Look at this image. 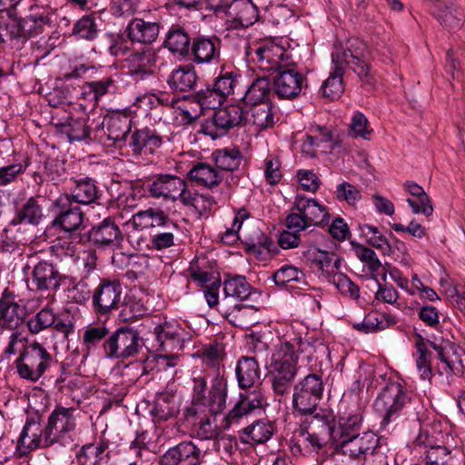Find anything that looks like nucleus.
Instances as JSON below:
<instances>
[{
  "label": "nucleus",
  "mask_w": 465,
  "mask_h": 465,
  "mask_svg": "<svg viewBox=\"0 0 465 465\" xmlns=\"http://www.w3.org/2000/svg\"><path fill=\"white\" fill-rule=\"evenodd\" d=\"M125 61L128 74L136 79H143L153 74L156 66V54L153 49L146 47L132 53Z\"/></svg>",
  "instance_id": "nucleus-25"
},
{
  "label": "nucleus",
  "mask_w": 465,
  "mask_h": 465,
  "mask_svg": "<svg viewBox=\"0 0 465 465\" xmlns=\"http://www.w3.org/2000/svg\"><path fill=\"white\" fill-rule=\"evenodd\" d=\"M131 131V120L126 114L114 115L107 125L108 138L114 143L123 142Z\"/></svg>",
  "instance_id": "nucleus-56"
},
{
  "label": "nucleus",
  "mask_w": 465,
  "mask_h": 465,
  "mask_svg": "<svg viewBox=\"0 0 465 465\" xmlns=\"http://www.w3.org/2000/svg\"><path fill=\"white\" fill-rule=\"evenodd\" d=\"M427 465H464L465 453L460 440L446 436L444 445L430 446L425 454Z\"/></svg>",
  "instance_id": "nucleus-12"
},
{
  "label": "nucleus",
  "mask_w": 465,
  "mask_h": 465,
  "mask_svg": "<svg viewBox=\"0 0 465 465\" xmlns=\"http://www.w3.org/2000/svg\"><path fill=\"white\" fill-rule=\"evenodd\" d=\"M188 178L198 185L208 189L217 187L223 180L222 175L215 168L204 163L193 165L188 173Z\"/></svg>",
  "instance_id": "nucleus-39"
},
{
  "label": "nucleus",
  "mask_w": 465,
  "mask_h": 465,
  "mask_svg": "<svg viewBox=\"0 0 465 465\" xmlns=\"http://www.w3.org/2000/svg\"><path fill=\"white\" fill-rule=\"evenodd\" d=\"M74 412V408L55 407L44 428V437L47 444L58 442L65 434L75 429Z\"/></svg>",
  "instance_id": "nucleus-13"
},
{
  "label": "nucleus",
  "mask_w": 465,
  "mask_h": 465,
  "mask_svg": "<svg viewBox=\"0 0 465 465\" xmlns=\"http://www.w3.org/2000/svg\"><path fill=\"white\" fill-rule=\"evenodd\" d=\"M265 404V397L261 390L241 392L232 409L227 413L225 420L231 425L238 423L242 418L262 410Z\"/></svg>",
  "instance_id": "nucleus-19"
},
{
  "label": "nucleus",
  "mask_w": 465,
  "mask_h": 465,
  "mask_svg": "<svg viewBox=\"0 0 465 465\" xmlns=\"http://www.w3.org/2000/svg\"><path fill=\"white\" fill-rule=\"evenodd\" d=\"M251 59L264 72H277L285 64L290 56L286 51L278 45L272 43L261 44L249 52Z\"/></svg>",
  "instance_id": "nucleus-14"
},
{
  "label": "nucleus",
  "mask_w": 465,
  "mask_h": 465,
  "mask_svg": "<svg viewBox=\"0 0 465 465\" xmlns=\"http://www.w3.org/2000/svg\"><path fill=\"white\" fill-rule=\"evenodd\" d=\"M159 31L158 23L135 17L128 23L124 33L132 44L150 45L157 39Z\"/></svg>",
  "instance_id": "nucleus-24"
},
{
  "label": "nucleus",
  "mask_w": 465,
  "mask_h": 465,
  "mask_svg": "<svg viewBox=\"0 0 465 465\" xmlns=\"http://www.w3.org/2000/svg\"><path fill=\"white\" fill-rule=\"evenodd\" d=\"M396 322V318L391 314L371 312L364 317L361 323H355L353 327L368 333L385 330Z\"/></svg>",
  "instance_id": "nucleus-45"
},
{
  "label": "nucleus",
  "mask_w": 465,
  "mask_h": 465,
  "mask_svg": "<svg viewBox=\"0 0 465 465\" xmlns=\"http://www.w3.org/2000/svg\"><path fill=\"white\" fill-rule=\"evenodd\" d=\"M323 382L318 374H309L295 384L292 394L293 410L301 415L311 416L317 412L324 413L322 409H318L322 398Z\"/></svg>",
  "instance_id": "nucleus-4"
},
{
  "label": "nucleus",
  "mask_w": 465,
  "mask_h": 465,
  "mask_svg": "<svg viewBox=\"0 0 465 465\" xmlns=\"http://www.w3.org/2000/svg\"><path fill=\"white\" fill-rule=\"evenodd\" d=\"M212 159L217 168L232 172L241 165L242 154L237 147H226L213 152Z\"/></svg>",
  "instance_id": "nucleus-46"
},
{
  "label": "nucleus",
  "mask_w": 465,
  "mask_h": 465,
  "mask_svg": "<svg viewBox=\"0 0 465 465\" xmlns=\"http://www.w3.org/2000/svg\"><path fill=\"white\" fill-rule=\"evenodd\" d=\"M54 322V313L51 310L44 308L26 322V326L31 333L37 334L51 327Z\"/></svg>",
  "instance_id": "nucleus-63"
},
{
  "label": "nucleus",
  "mask_w": 465,
  "mask_h": 465,
  "mask_svg": "<svg viewBox=\"0 0 465 465\" xmlns=\"http://www.w3.org/2000/svg\"><path fill=\"white\" fill-rule=\"evenodd\" d=\"M303 258L312 268L321 271L326 278H331L341 267V260L336 253L317 248L305 251Z\"/></svg>",
  "instance_id": "nucleus-27"
},
{
  "label": "nucleus",
  "mask_w": 465,
  "mask_h": 465,
  "mask_svg": "<svg viewBox=\"0 0 465 465\" xmlns=\"http://www.w3.org/2000/svg\"><path fill=\"white\" fill-rule=\"evenodd\" d=\"M334 69L330 74L329 77L324 81L322 85V91L323 96L330 100H335L339 98L344 91L343 85V74L344 67L334 64Z\"/></svg>",
  "instance_id": "nucleus-52"
},
{
  "label": "nucleus",
  "mask_w": 465,
  "mask_h": 465,
  "mask_svg": "<svg viewBox=\"0 0 465 465\" xmlns=\"http://www.w3.org/2000/svg\"><path fill=\"white\" fill-rule=\"evenodd\" d=\"M123 238L120 228L110 217L93 226L87 232L88 241L98 247L118 246Z\"/></svg>",
  "instance_id": "nucleus-21"
},
{
  "label": "nucleus",
  "mask_w": 465,
  "mask_h": 465,
  "mask_svg": "<svg viewBox=\"0 0 465 465\" xmlns=\"http://www.w3.org/2000/svg\"><path fill=\"white\" fill-rule=\"evenodd\" d=\"M430 4V12L438 21L449 29H457L461 26L462 13L452 7V0H428Z\"/></svg>",
  "instance_id": "nucleus-32"
},
{
  "label": "nucleus",
  "mask_w": 465,
  "mask_h": 465,
  "mask_svg": "<svg viewBox=\"0 0 465 465\" xmlns=\"http://www.w3.org/2000/svg\"><path fill=\"white\" fill-rule=\"evenodd\" d=\"M244 109L232 104L213 112L201 125L200 133L215 140L225 135L232 128L244 124Z\"/></svg>",
  "instance_id": "nucleus-7"
},
{
  "label": "nucleus",
  "mask_w": 465,
  "mask_h": 465,
  "mask_svg": "<svg viewBox=\"0 0 465 465\" xmlns=\"http://www.w3.org/2000/svg\"><path fill=\"white\" fill-rule=\"evenodd\" d=\"M405 187L408 192L417 200L409 198L407 200L414 213H423L429 217L433 213V207L430 200L423 188L415 183H406Z\"/></svg>",
  "instance_id": "nucleus-47"
},
{
  "label": "nucleus",
  "mask_w": 465,
  "mask_h": 465,
  "mask_svg": "<svg viewBox=\"0 0 465 465\" xmlns=\"http://www.w3.org/2000/svg\"><path fill=\"white\" fill-rule=\"evenodd\" d=\"M143 345L139 332L128 327L111 331L110 338L102 344V351L108 359H127L136 355Z\"/></svg>",
  "instance_id": "nucleus-6"
},
{
  "label": "nucleus",
  "mask_w": 465,
  "mask_h": 465,
  "mask_svg": "<svg viewBox=\"0 0 465 465\" xmlns=\"http://www.w3.org/2000/svg\"><path fill=\"white\" fill-rule=\"evenodd\" d=\"M191 38L186 30L178 25H173L169 29L163 46L173 54L186 56L190 50Z\"/></svg>",
  "instance_id": "nucleus-38"
},
{
  "label": "nucleus",
  "mask_w": 465,
  "mask_h": 465,
  "mask_svg": "<svg viewBox=\"0 0 465 465\" xmlns=\"http://www.w3.org/2000/svg\"><path fill=\"white\" fill-rule=\"evenodd\" d=\"M70 201L74 203L90 204L99 198V190L90 178L75 181V186L68 193Z\"/></svg>",
  "instance_id": "nucleus-43"
},
{
  "label": "nucleus",
  "mask_w": 465,
  "mask_h": 465,
  "mask_svg": "<svg viewBox=\"0 0 465 465\" xmlns=\"http://www.w3.org/2000/svg\"><path fill=\"white\" fill-rule=\"evenodd\" d=\"M275 431L274 422L262 419L242 429V433L247 438L246 442L263 444L273 436Z\"/></svg>",
  "instance_id": "nucleus-42"
},
{
  "label": "nucleus",
  "mask_w": 465,
  "mask_h": 465,
  "mask_svg": "<svg viewBox=\"0 0 465 465\" xmlns=\"http://www.w3.org/2000/svg\"><path fill=\"white\" fill-rule=\"evenodd\" d=\"M272 90L271 81L267 76H259L254 79L248 86L242 101L246 105H255L256 104L268 103Z\"/></svg>",
  "instance_id": "nucleus-40"
},
{
  "label": "nucleus",
  "mask_w": 465,
  "mask_h": 465,
  "mask_svg": "<svg viewBox=\"0 0 465 465\" xmlns=\"http://www.w3.org/2000/svg\"><path fill=\"white\" fill-rule=\"evenodd\" d=\"M249 111L244 110V124L249 123L258 130L271 128L274 125L275 110L272 102L249 105Z\"/></svg>",
  "instance_id": "nucleus-35"
},
{
  "label": "nucleus",
  "mask_w": 465,
  "mask_h": 465,
  "mask_svg": "<svg viewBox=\"0 0 465 465\" xmlns=\"http://www.w3.org/2000/svg\"><path fill=\"white\" fill-rule=\"evenodd\" d=\"M205 451L191 440H184L168 449L160 457L159 465H200Z\"/></svg>",
  "instance_id": "nucleus-15"
},
{
  "label": "nucleus",
  "mask_w": 465,
  "mask_h": 465,
  "mask_svg": "<svg viewBox=\"0 0 465 465\" xmlns=\"http://www.w3.org/2000/svg\"><path fill=\"white\" fill-rule=\"evenodd\" d=\"M235 374L238 385L242 390H248L259 384L262 371L256 356L240 357Z\"/></svg>",
  "instance_id": "nucleus-29"
},
{
  "label": "nucleus",
  "mask_w": 465,
  "mask_h": 465,
  "mask_svg": "<svg viewBox=\"0 0 465 465\" xmlns=\"http://www.w3.org/2000/svg\"><path fill=\"white\" fill-rule=\"evenodd\" d=\"M227 381L219 375L213 379L200 410L213 414L221 413L226 407Z\"/></svg>",
  "instance_id": "nucleus-28"
},
{
  "label": "nucleus",
  "mask_w": 465,
  "mask_h": 465,
  "mask_svg": "<svg viewBox=\"0 0 465 465\" xmlns=\"http://www.w3.org/2000/svg\"><path fill=\"white\" fill-rule=\"evenodd\" d=\"M184 179L177 175L161 173L154 176L148 185L147 191L153 198L164 201H177V195L182 188Z\"/></svg>",
  "instance_id": "nucleus-23"
},
{
  "label": "nucleus",
  "mask_w": 465,
  "mask_h": 465,
  "mask_svg": "<svg viewBox=\"0 0 465 465\" xmlns=\"http://www.w3.org/2000/svg\"><path fill=\"white\" fill-rule=\"evenodd\" d=\"M259 6L252 0H234L232 6L229 7V16L241 26L252 25L259 18Z\"/></svg>",
  "instance_id": "nucleus-36"
},
{
  "label": "nucleus",
  "mask_w": 465,
  "mask_h": 465,
  "mask_svg": "<svg viewBox=\"0 0 465 465\" xmlns=\"http://www.w3.org/2000/svg\"><path fill=\"white\" fill-rule=\"evenodd\" d=\"M292 210L302 212L309 222L310 225L320 226L329 219V213L326 208L316 200L298 194L295 198Z\"/></svg>",
  "instance_id": "nucleus-31"
},
{
  "label": "nucleus",
  "mask_w": 465,
  "mask_h": 465,
  "mask_svg": "<svg viewBox=\"0 0 465 465\" xmlns=\"http://www.w3.org/2000/svg\"><path fill=\"white\" fill-rule=\"evenodd\" d=\"M22 26L23 41H26L32 36L37 35L44 31L45 25H50L51 18L48 15L32 14L23 18H19Z\"/></svg>",
  "instance_id": "nucleus-50"
},
{
  "label": "nucleus",
  "mask_w": 465,
  "mask_h": 465,
  "mask_svg": "<svg viewBox=\"0 0 465 465\" xmlns=\"http://www.w3.org/2000/svg\"><path fill=\"white\" fill-rule=\"evenodd\" d=\"M176 411L177 407L174 396L170 393L159 394L150 411L151 414L159 420H167L174 416Z\"/></svg>",
  "instance_id": "nucleus-54"
},
{
  "label": "nucleus",
  "mask_w": 465,
  "mask_h": 465,
  "mask_svg": "<svg viewBox=\"0 0 465 465\" xmlns=\"http://www.w3.org/2000/svg\"><path fill=\"white\" fill-rule=\"evenodd\" d=\"M307 87L306 76L297 70L293 61L282 64L273 78V92L281 99H294Z\"/></svg>",
  "instance_id": "nucleus-8"
},
{
  "label": "nucleus",
  "mask_w": 465,
  "mask_h": 465,
  "mask_svg": "<svg viewBox=\"0 0 465 465\" xmlns=\"http://www.w3.org/2000/svg\"><path fill=\"white\" fill-rule=\"evenodd\" d=\"M415 348L417 350L416 365L423 380L432 376L430 358L431 352L428 350L429 341L420 334H415Z\"/></svg>",
  "instance_id": "nucleus-51"
},
{
  "label": "nucleus",
  "mask_w": 465,
  "mask_h": 465,
  "mask_svg": "<svg viewBox=\"0 0 465 465\" xmlns=\"http://www.w3.org/2000/svg\"><path fill=\"white\" fill-rule=\"evenodd\" d=\"M131 223L135 230L153 229L161 227H173V219L160 208L149 207L141 210L132 216Z\"/></svg>",
  "instance_id": "nucleus-26"
},
{
  "label": "nucleus",
  "mask_w": 465,
  "mask_h": 465,
  "mask_svg": "<svg viewBox=\"0 0 465 465\" xmlns=\"http://www.w3.org/2000/svg\"><path fill=\"white\" fill-rule=\"evenodd\" d=\"M179 226L173 220V227H161L155 230L151 236L150 244L153 249L162 251L174 245V235L178 232Z\"/></svg>",
  "instance_id": "nucleus-58"
},
{
  "label": "nucleus",
  "mask_w": 465,
  "mask_h": 465,
  "mask_svg": "<svg viewBox=\"0 0 465 465\" xmlns=\"http://www.w3.org/2000/svg\"><path fill=\"white\" fill-rule=\"evenodd\" d=\"M221 40L200 36L193 41L192 53L197 64H211L220 57Z\"/></svg>",
  "instance_id": "nucleus-33"
},
{
  "label": "nucleus",
  "mask_w": 465,
  "mask_h": 465,
  "mask_svg": "<svg viewBox=\"0 0 465 465\" xmlns=\"http://www.w3.org/2000/svg\"><path fill=\"white\" fill-rule=\"evenodd\" d=\"M299 432L304 441L316 451L322 450L331 439L336 442L335 430L325 413L317 412L307 418L301 425Z\"/></svg>",
  "instance_id": "nucleus-9"
},
{
  "label": "nucleus",
  "mask_w": 465,
  "mask_h": 465,
  "mask_svg": "<svg viewBox=\"0 0 465 465\" xmlns=\"http://www.w3.org/2000/svg\"><path fill=\"white\" fill-rule=\"evenodd\" d=\"M52 363L53 356L37 341L24 344L23 350L15 361L19 377L32 382L38 381Z\"/></svg>",
  "instance_id": "nucleus-2"
},
{
  "label": "nucleus",
  "mask_w": 465,
  "mask_h": 465,
  "mask_svg": "<svg viewBox=\"0 0 465 465\" xmlns=\"http://www.w3.org/2000/svg\"><path fill=\"white\" fill-rule=\"evenodd\" d=\"M429 345L436 351L437 358L445 365L447 371L456 376L463 375L462 356L465 351L459 345L449 340H442L440 343L429 341Z\"/></svg>",
  "instance_id": "nucleus-20"
},
{
  "label": "nucleus",
  "mask_w": 465,
  "mask_h": 465,
  "mask_svg": "<svg viewBox=\"0 0 465 465\" xmlns=\"http://www.w3.org/2000/svg\"><path fill=\"white\" fill-rule=\"evenodd\" d=\"M122 286L119 281L103 279L93 293L95 312L108 314L116 310L121 301Z\"/></svg>",
  "instance_id": "nucleus-16"
},
{
  "label": "nucleus",
  "mask_w": 465,
  "mask_h": 465,
  "mask_svg": "<svg viewBox=\"0 0 465 465\" xmlns=\"http://www.w3.org/2000/svg\"><path fill=\"white\" fill-rule=\"evenodd\" d=\"M44 437V429L35 420H27L17 440L18 448L33 450L39 447H49Z\"/></svg>",
  "instance_id": "nucleus-37"
},
{
  "label": "nucleus",
  "mask_w": 465,
  "mask_h": 465,
  "mask_svg": "<svg viewBox=\"0 0 465 465\" xmlns=\"http://www.w3.org/2000/svg\"><path fill=\"white\" fill-rule=\"evenodd\" d=\"M63 279L56 267L46 261L38 262L31 273L32 284L39 292L56 291Z\"/></svg>",
  "instance_id": "nucleus-22"
},
{
  "label": "nucleus",
  "mask_w": 465,
  "mask_h": 465,
  "mask_svg": "<svg viewBox=\"0 0 465 465\" xmlns=\"http://www.w3.org/2000/svg\"><path fill=\"white\" fill-rule=\"evenodd\" d=\"M73 35L81 39L94 40L98 35L97 25L94 15H85L74 25Z\"/></svg>",
  "instance_id": "nucleus-61"
},
{
  "label": "nucleus",
  "mask_w": 465,
  "mask_h": 465,
  "mask_svg": "<svg viewBox=\"0 0 465 465\" xmlns=\"http://www.w3.org/2000/svg\"><path fill=\"white\" fill-rule=\"evenodd\" d=\"M110 334L111 331L105 324L89 325L82 336L83 345L87 352L97 348L102 350V344L110 338Z\"/></svg>",
  "instance_id": "nucleus-49"
},
{
  "label": "nucleus",
  "mask_w": 465,
  "mask_h": 465,
  "mask_svg": "<svg viewBox=\"0 0 465 465\" xmlns=\"http://www.w3.org/2000/svg\"><path fill=\"white\" fill-rule=\"evenodd\" d=\"M272 278L276 285L285 286L292 282H304L305 274L292 265H284L274 272Z\"/></svg>",
  "instance_id": "nucleus-62"
},
{
  "label": "nucleus",
  "mask_w": 465,
  "mask_h": 465,
  "mask_svg": "<svg viewBox=\"0 0 465 465\" xmlns=\"http://www.w3.org/2000/svg\"><path fill=\"white\" fill-rule=\"evenodd\" d=\"M243 237L248 252L262 254L263 251L271 252L275 249L273 241L258 228L254 229L252 234H244Z\"/></svg>",
  "instance_id": "nucleus-57"
},
{
  "label": "nucleus",
  "mask_w": 465,
  "mask_h": 465,
  "mask_svg": "<svg viewBox=\"0 0 465 465\" xmlns=\"http://www.w3.org/2000/svg\"><path fill=\"white\" fill-rule=\"evenodd\" d=\"M252 290V285L242 275L230 276L223 281L225 298L243 301L249 298Z\"/></svg>",
  "instance_id": "nucleus-48"
},
{
  "label": "nucleus",
  "mask_w": 465,
  "mask_h": 465,
  "mask_svg": "<svg viewBox=\"0 0 465 465\" xmlns=\"http://www.w3.org/2000/svg\"><path fill=\"white\" fill-rule=\"evenodd\" d=\"M186 421L192 425L193 433L201 440H215L220 434L216 415L211 412L187 407L183 412Z\"/></svg>",
  "instance_id": "nucleus-17"
},
{
  "label": "nucleus",
  "mask_w": 465,
  "mask_h": 465,
  "mask_svg": "<svg viewBox=\"0 0 465 465\" xmlns=\"http://www.w3.org/2000/svg\"><path fill=\"white\" fill-rule=\"evenodd\" d=\"M87 120L86 117H68L66 122L55 125L58 132L66 134L70 142L82 141L89 137L90 128Z\"/></svg>",
  "instance_id": "nucleus-44"
},
{
  "label": "nucleus",
  "mask_w": 465,
  "mask_h": 465,
  "mask_svg": "<svg viewBox=\"0 0 465 465\" xmlns=\"http://www.w3.org/2000/svg\"><path fill=\"white\" fill-rule=\"evenodd\" d=\"M332 141V133L324 126L316 125L310 129L302 143V151L308 154L314 155L313 147H320L323 143Z\"/></svg>",
  "instance_id": "nucleus-55"
},
{
  "label": "nucleus",
  "mask_w": 465,
  "mask_h": 465,
  "mask_svg": "<svg viewBox=\"0 0 465 465\" xmlns=\"http://www.w3.org/2000/svg\"><path fill=\"white\" fill-rule=\"evenodd\" d=\"M163 144V137L155 130H136L131 136L130 147L134 155L153 154Z\"/></svg>",
  "instance_id": "nucleus-30"
},
{
  "label": "nucleus",
  "mask_w": 465,
  "mask_h": 465,
  "mask_svg": "<svg viewBox=\"0 0 465 465\" xmlns=\"http://www.w3.org/2000/svg\"><path fill=\"white\" fill-rule=\"evenodd\" d=\"M195 100L203 109H217L225 101L215 88L207 86L195 94Z\"/></svg>",
  "instance_id": "nucleus-64"
},
{
  "label": "nucleus",
  "mask_w": 465,
  "mask_h": 465,
  "mask_svg": "<svg viewBox=\"0 0 465 465\" xmlns=\"http://www.w3.org/2000/svg\"><path fill=\"white\" fill-rule=\"evenodd\" d=\"M362 421V417L360 413L350 414L347 417H341L339 420V429L336 431V445L339 440H346L351 436L359 434V430Z\"/></svg>",
  "instance_id": "nucleus-60"
},
{
  "label": "nucleus",
  "mask_w": 465,
  "mask_h": 465,
  "mask_svg": "<svg viewBox=\"0 0 465 465\" xmlns=\"http://www.w3.org/2000/svg\"><path fill=\"white\" fill-rule=\"evenodd\" d=\"M115 80L112 77H104L98 81L88 82L84 85L83 94H93V100L98 102L107 94H114L116 91Z\"/></svg>",
  "instance_id": "nucleus-59"
},
{
  "label": "nucleus",
  "mask_w": 465,
  "mask_h": 465,
  "mask_svg": "<svg viewBox=\"0 0 465 465\" xmlns=\"http://www.w3.org/2000/svg\"><path fill=\"white\" fill-rule=\"evenodd\" d=\"M411 403L409 392L398 382L385 386L374 401L375 411L382 416L381 426L395 421Z\"/></svg>",
  "instance_id": "nucleus-5"
},
{
  "label": "nucleus",
  "mask_w": 465,
  "mask_h": 465,
  "mask_svg": "<svg viewBox=\"0 0 465 465\" xmlns=\"http://www.w3.org/2000/svg\"><path fill=\"white\" fill-rule=\"evenodd\" d=\"M160 350L172 352L182 348V329L174 323L164 322L154 328Z\"/></svg>",
  "instance_id": "nucleus-34"
},
{
  "label": "nucleus",
  "mask_w": 465,
  "mask_h": 465,
  "mask_svg": "<svg viewBox=\"0 0 465 465\" xmlns=\"http://www.w3.org/2000/svg\"><path fill=\"white\" fill-rule=\"evenodd\" d=\"M381 439L372 431H365L339 440L336 449L343 455L353 460L367 458L371 450H375Z\"/></svg>",
  "instance_id": "nucleus-18"
},
{
  "label": "nucleus",
  "mask_w": 465,
  "mask_h": 465,
  "mask_svg": "<svg viewBox=\"0 0 465 465\" xmlns=\"http://www.w3.org/2000/svg\"><path fill=\"white\" fill-rule=\"evenodd\" d=\"M331 59L333 64H338L344 68L348 65L364 85L372 87L377 83L376 75L366 60V45L359 39L350 40L346 50L338 49L331 54Z\"/></svg>",
  "instance_id": "nucleus-3"
},
{
  "label": "nucleus",
  "mask_w": 465,
  "mask_h": 465,
  "mask_svg": "<svg viewBox=\"0 0 465 465\" xmlns=\"http://www.w3.org/2000/svg\"><path fill=\"white\" fill-rule=\"evenodd\" d=\"M314 347L301 337L281 341L274 345L269 366V377L276 395L289 394L298 372L299 354H305L309 361L313 358Z\"/></svg>",
  "instance_id": "nucleus-1"
},
{
  "label": "nucleus",
  "mask_w": 465,
  "mask_h": 465,
  "mask_svg": "<svg viewBox=\"0 0 465 465\" xmlns=\"http://www.w3.org/2000/svg\"><path fill=\"white\" fill-rule=\"evenodd\" d=\"M43 218V212L37 200L30 197L22 208L17 212L13 220V224L28 223L36 225Z\"/></svg>",
  "instance_id": "nucleus-53"
},
{
  "label": "nucleus",
  "mask_w": 465,
  "mask_h": 465,
  "mask_svg": "<svg viewBox=\"0 0 465 465\" xmlns=\"http://www.w3.org/2000/svg\"><path fill=\"white\" fill-rule=\"evenodd\" d=\"M26 308L23 300L9 288L0 296V330L18 331L25 322Z\"/></svg>",
  "instance_id": "nucleus-11"
},
{
  "label": "nucleus",
  "mask_w": 465,
  "mask_h": 465,
  "mask_svg": "<svg viewBox=\"0 0 465 465\" xmlns=\"http://www.w3.org/2000/svg\"><path fill=\"white\" fill-rule=\"evenodd\" d=\"M196 81V72L191 65H180L173 69L167 78L169 87L178 92L192 90L195 86Z\"/></svg>",
  "instance_id": "nucleus-41"
},
{
  "label": "nucleus",
  "mask_w": 465,
  "mask_h": 465,
  "mask_svg": "<svg viewBox=\"0 0 465 465\" xmlns=\"http://www.w3.org/2000/svg\"><path fill=\"white\" fill-rule=\"evenodd\" d=\"M55 215L51 224L55 229L73 232L84 228V212L72 201L68 193L61 194L52 203Z\"/></svg>",
  "instance_id": "nucleus-10"
}]
</instances>
